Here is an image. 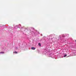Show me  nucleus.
<instances>
[{
    "label": "nucleus",
    "mask_w": 76,
    "mask_h": 76,
    "mask_svg": "<svg viewBox=\"0 0 76 76\" xmlns=\"http://www.w3.org/2000/svg\"><path fill=\"white\" fill-rule=\"evenodd\" d=\"M31 50H35V48L34 47H32L31 48Z\"/></svg>",
    "instance_id": "obj_1"
},
{
    "label": "nucleus",
    "mask_w": 76,
    "mask_h": 76,
    "mask_svg": "<svg viewBox=\"0 0 76 76\" xmlns=\"http://www.w3.org/2000/svg\"><path fill=\"white\" fill-rule=\"evenodd\" d=\"M14 53H15V54H17V53H18V52H14Z\"/></svg>",
    "instance_id": "obj_2"
},
{
    "label": "nucleus",
    "mask_w": 76,
    "mask_h": 76,
    "mask_svg": "<svg viewBox=\"0 0 76 76\" xmlns=\"http://www.w3.org/2000/svg\"><path fill=\"white\" fill-rule=\"evenodd\" d=\"M66 56H67V55L65 54L64 56V57H66Z\"/></svg>",
    "instance_id": "obj_3"
},
{
    "label": "nucleus",
    "mask_w": 76,
    "mask_h": 76,
    "mask_svg": "<svg viewBox=\"0 0 76 76\" xmlns=\"http://www.w3.org/2000/svg\"><path fill=\"white\" fill-rule=\"evenodd\" d=\"M39 46H41V44H40V43H39Z\"/></svg>",
    "instance_id": "obj_4"
},
{
    "label": "nucleus",
    "mask_w": 76,
    "mask_h": 76,
    "mask_svg": "<svg viewBox=\"0 0 76 76\" xmlns=\"http://www.w3.org/2000/svg\"><path fill=\"white\" fill-rule=\"evenodd\" d=\"M0 54H1V53H4V52H0Z\"/></svg>",
    "instance_id": "obj_5"
},
{
    "label": "nucleus",
    "mask_w": 76,
    "mask_h": 76,
    "mask_svg": "<svg viewBox=\"0 0 76 76\" xmlns=\"http://www.w3.org/2000/svg\"><path fill=\"white\" fill-rule=\"evenodd\" d=\"M75 42H76V40H75Z\"/></svg>",
    "instance_id": "obj_6"
}]
</instances>
